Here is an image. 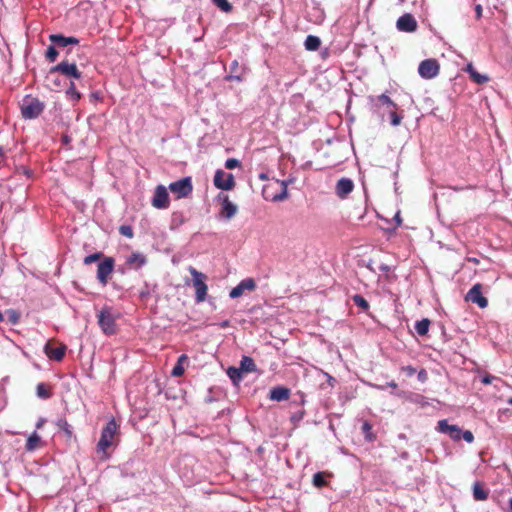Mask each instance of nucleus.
Here are the masks:
<instances>
[{
	"label": "nucleus",
	"instance_id": "obj_1",
	"mask_svg": "<svg viewBox=\"0 0 512 512\" xmlns=\"http://www.w3.org/2000/svg\"><path fill=\"white\" fill-rule=\"evenodd\" d=\"M119 433V424L112 418L103 427L100 439L96 446V452L100 455L101 460H107L110 457L108 449L116 445V437Z\"/></svg>",
	"mask_w": 512,
	"mask_h": 512
},
{
	"label": "nucleus",
	"instance_id": "obj_2",
	"mask_svg": "<svg viewBox=\"0 0 512 512\" xmlns=\"http://www.w3.org/2000/svg\"><path fill=\"white\" fill-rule=\"evenodd\" d=\"M20 108L23 118L34 119L43 112L44 104L38 98L27 95L23 98Z\"/></svg>",
	"mask_w": 512,
	"mask_h": 512
},
{
	"label": "nucleus",
	"instance_id": "obj_3",
	"mask_svg": "<svg viewBox=\"0 0 512 512\" xmlns=\"http://www.w3.org/2000/svg\"><path fill=\"white\" fill-rule=\"evenodd\" d=\"M98 324L106 335H113L117 331L115 317L110 307H104L97 315Z\"/></svg>",
	"mask_w": 512,
	"mask_h": 512
},
{
	"label": "nucleus",
	"instance_id": "obj_4",
	"mask_svg": "<svg viewBox=\"0 0 512 512\" xmlns=\"http://www.w3.org/2000/svg\"><path fill=\"white\" fill-rule=\"evenodd\" d=\"M189 272L193 277V286L195 288L196 302L200 303L205 301L207 296L208 287L205 283L206 275L197 271L194 267H189Z\"/></svg>",
	"mask_w": 512,
	"mask_h": 512
},
{
	"label": "nucleus",
	"instance_id": "obj_5",
	"mask_svg": "<svg viewBox=\"0 0 512 512\" xmlns=\"http://www.w3.org/2000/svg\"><path fill=\"white\" fill-rule=\"evenodd\" d=\"M169 190L176 195L178 199L186 198L191 195L193 191L192 179L190 176L184 177L178 181L172 182L169 185Z\"/></svg>",
	"mask_w": 512,
	"mask_h": 512
},
{
	"label": "nucleus",
	"instance_id": "obj_6",
	"mask_svg": "<svg viewBox=\"0 0 512 512\" xmlns=\"http://www.w3.org/2000/svg\"><path fill=\"white\" fill-rule=\"evenodd\" d=\"M56 72H59V73H61L64 76L72 77V78H75V79H80L81 76H82V74L78 70L76 64L75 63H70L67 60H63L62 62H60L59 64H57L56 66H54V67H52L50 69V74L51 75L56 73Z\"/></svg>",
	"mask_w": 512,
	"mask_h": 512
},
{
	"label": "nucleus",
	"instance_id": "obj_7",
	"mask_svg": "<svg viewBox=\"0 0 512 512\" xmlns=\"http://www.w3.org/2000/svg\"><path fill=\"white\" fill-rule=\"evenodd\" d=\"M115 261L112 257H105L102 262L98 264L97 279L105 286L108 283L109 277L114 270Z\"/></svg>",
	"mask_w": 512,
	"mask_h": 512
},
{
	"label": "nucleus",
	"instance_id": "obj_8",
	"mask_svg": "<svg viewBox=\"0 0 512 512\" xmlns=\"http://www.w3.org/2000/svg\"><path fill=\"white\" fill-rule=\"evenodd\" d=\"M439 68V64L435 59H427L420 63L418 72L421 77L431 79L438 75Z\"/></svg>",
	"mask_w": 512,
	"mask_h": 512
},
{
	"label": "nucleus",
	"instance_id": "obj_9",
	"mask_svg": "<svg viewBox=\"0 0 512 512\" xmlns=\"http://www.w3.org/2000/svg\"><path fill=\"white\" fill-rule=\"evenodd\" d=\"M214 185L222 190H231L235 186L234 176L223 170H217L214 176Z\"/></svg>",
	"mask_w": 512,
	"mask_h": 512
},
{
	"label": "nucleus",
	"instance_id": "obj_10",
	"mask_svg": "<svg viewBox=\"0 0 512 512\" xmlns=\"http://www.w3.org/2000/svg\"><path fill=\"white\" fill-rule=\"evenodd\" d=\"M152 205L157 209H166L169 207V195L166 187L163 185L156 187L152 199Z\"/></svg>",
	"mask_w": 512,
	"mask_h": 512
},
{
	"label": "nucleus",
	"instance_id": "obj_11",
	"mask_svg": "<svg viewBox=\"0 0 512 512\" xmlns=\"http://www.w3.org/2000/svg\"><path fill=\"white\" fill-rule=\"evenodd\" d=\"M481 289L482 285L480 283L473 285L466 295V300L477 304L480 308H486L488 300L482 296Z\"/></svg>",
	"mask_w": 512,
	"mask_h": 512
},
{
	"label": "nucleus",
	"instance_id": "obj_12",
	"mask_svg": "<svg viewBox=\"0 0 512 512\" xmlns=\"http://www.w3.org/2000/svg\"><path fill=\"white\" fill-rule=\"evenodd\" d=\"M255 288V280L253 278H246L230 291L229 296L233 299L238 298L242 296L245 291H254Z\"/></svg>",
	"mask_w": 512,
	"mask_h": 512
},
{
	"label": "nucleus",
	"instance_id": "obj_13",
	"mask_svg": "<svg viewBox=\"0 0 512 512\" xmlns=\"http://www.w3.org/2000/svg\"><path fill=\"white\" fill-rule=\"evenodd\" d=\"M396 27L402 32H414L417 28V21L411 14H404L397 20Z\"/></svg>",
	"mask_w": 512,
	"mask_h": 512
},
{
	"label": "nucleus",
	"instance_id": "obj_14",
	"mask_svg": "<svg viewBox=\"0 0 512 512\" xmlns=\"http://www.w3.org/2000/svg\"><path fill=\"white\" fill-rule=\"evenodd\" d=\"M438 430L441 433L448 434L453 440L461 439V429L457 425H450L447 420H440L438 422Z\"/></svg>",
	"mask_w": 512,
	"mask_h": 512
},
{
	"label": "nucleus",
	"instance_id": "obj_15",
	"mask_svg": "<svg viewBox=\"0 0 512 512\" xmlns=\"http://www.w3.org/2000/svg\"><path fill=\"white\" fill-rule=\"evenodd\" d=\"M352 192V180L349 178H341L335 186V194L340 199H346Z\"/></svg>",
	"mask_w": 512,
	"mask_h": 512
},
{
	"label": "nucleus",
	"instance_id": "obj_16",
	"mask_svg": "<svg viewBox=\"0 0 512 512\" xmlns=\"http://www.w3.org/2000/svg\"><path fill=\"white\" fill-rule=\"evenodd\" d=\"M49 40L58 47H67L68 45H78L79 39L76 37H65L61 34H51Z\"/></svg>",
	"mask_w": 512,
	"mask_h": 512
},
{
	"label": "nucleus",
	"instance_id": "obj_17",
	"mask_svg": "<svg viewBox=\"0 0 512 512\" xmlns=\"http://www.w3.org/2000/svg\"><path fill=\"white\" fill-rule=\"evenodd\" d=\"M245 67L240 66L237 60H234L230 65V75L226 76V80H235L241 82L244 79Z\"/></svg>",
	"mask_w": 512,
	"mask_h": 512
},
{
	"label": "nucleus",
	"instance_id": "obj_18",
	"mask_svg": "<svg viewBox=\"0 0 512 512\" xmlns=\"http://www.w3.org/2000/svg\"><path fill=\"white\" fill-rule=\"evenodd\" d=\"M65 352L66 346L64 345L57 347H51L50 345L45 346V353L52 360L61 361L65 356Z\"/></svg>",
	"mask_w": 512,
	"mask_h": 512
},
{
	"label": "nucleus",
	"instance_id": "obj_19",
	"mask_svg": "<svg viewBox=\"0 0 512 512\" xmlns=\"http://www.w3.org/2000/svg\"><path fill=\"white\" fill-rule=\"evenodd\" d=\"M237 213V206L233 204L228 196H226L222 203L221 216L226 219H231Z\"/></svg>",
	"mask_w": 512,
	"mask_h": 512
},
{
	"label": "nucleus",
	"instance_id": "obj_20",
	"mask_svg": "<svg viewBox=\"0 0 512 512\" xmlns=\"http://www.w3.org/2000/svg\"><path fill=\"white\" fill-rule=\"evenodd\" d=\"M146 263V257L141 253H132L126 260V264L132 269H139Z\"/></svg>",
	"mask_w": 512,
	"mask_h": 512
},
{
	"label": "nucleus",
	"instance_id": "obj_21",
	"mask_svg": "<svg viewBox=\"0 0 512 512\" xmlns=\"http://www.w3.org/2000/svg\"><path fill=\"white\" fill-rule=\"evenodd\" d=\"M290 397V390L285 387H274L270 391V398L276 401H285Z\"/></svg>",
	"mask_w": 512,
	"mask_h": 512
},
{
	"label": "nucleus",
	"instance_id": "obj_22",
	"mask_svg": "<svg viewBox=\"0 0 512 512\" xmlns=\"http://www.w3.org/2000/svg\"><path fill=\"white\" fill-rule=\"evenodd\" d=\"M42 445L43 443L41 437L36 432H33L26 441L25 449L29 452H32L42 447Z\"/></svg>",
	"mask_w": 512,
	"mask_h": 512
},
{
	"label": "nucleus",
	"instance_id": "obj_23",
	"mask_svg": "<svg viewBox=\"0 0 512 512\" xmlns=\"http://www.w3.org/2000/svg\"><path fill=\"white\" fill-rule=\"evenodd\" d=\"M240 369L246 373L255 372L256 364L251 357L243 356L240 362Z\"/></svg>",
	"mask_w": 512,
	"mask_h": 512
},
{
	"label": "nucleus",
	"instance_id": "obj_24",
	"mask_svg": "<svg viewBox=\"0 0 512 512\" xmlns=\"http://www.w3.org/2000/svg\"><path fill=\"white\" fill-rule=\"evenodd\" d=\"M304 45L307 50L316 51L319 49V47L321 45V41H320L319 37L314 36V35H309V36H307Z\"/></svg>",
	"mask_w": 512,
	"mask_h": 512
},
{
	"label": "nucleus",
	"instance_id": "obj_25",
	"mask_svg": "<svg viewBox=\"0 0 512 512\" xmlns=\"http://www.w3.org/2000/svg\"><path fill=\"white\" fill-rule=\"evenodd\" d=\"M57 426L60 430H62L65 434V436L68 438V439H72L74 437L73 435V431H72V427L71 425L68 423L67 419L66 418H60L58 419L57 421Z\"/></svg>",
	"mask_w": 512,
	"mask_h": 512
},
{
	"label": "nucleus",
	"instance_id": "obj_26",
	"mask_svg": "<svg viewBox=\"0 0 512 512\" xmlns=\"http://www.w3.org/2000/svg\"><path fill=\"white\" fill-rule=\"evenodd\" d=\"M330 476L329 473L327 472H317L316 474H314L313 476V485L317 488H322L324 486L327 485V480L326 478Z\"/></svg>",
	"mask_w": 512,
	"mask_h": 512
},
{
	"label": "nucleus",
	"instance_id": "obj_27",
	"mask_svg": "<svg viewBox=\"0 0 512 512\" xmlns=\"http://www.w3.org/2000/svg\"><path fill=\"white\" fill-rule=\"evenodd\" d=\"M36 393L39 398L48 399L52 396L51 388L45 383H39L36 387Z\"/></svg>",
	"mask_w": 512,
	"mask_h": 512
},
{
	"label": "nucleus",
	"instance_id": "obj_28",
	"mask_svg": "<svg viewBox=\"0 0 512 512\" xmlns=\"http://www.w3.org/2000/svg\"><path fill=\"white\" fill-rule=\"evenodd\" d=\"M430 326V320L429 319H422L415 324V330L420 336H424L428 333Z\"/></svg>",
	"mask_w": 512,
	"mask_h": 512
},
{
	"label": "nucleus",
	"instance_id": "obj_29",
	"mask_svg": "<svg viewBox=\"0 0 512 512\" xmlns=\"http://www.w3.org/2000/svg\"><path fill=\"white\" fill-rule=\"evenodd\" d=\"M473 497L477 501L486 500L488 497V493L482 488L479 483H475L473 485Z\"/></svg>",
	"mask_w": 512,
	"mask_h": 512
},
{
	"label": "nucleus",
	"instance_id": "obj_30",
	"mask_svg": "<svg viewBox=\"0 0 512 512\" xmlns=\"http://www.w3.org/2000/svg\"><path fill=\"white\" fill-rule=\"evenodd\" d=\"M242 372L243 371L240 368H235V367H229L227 370L228 376L234 383H237L241 380Z\"/></svg>",
	"mask_w": 512,
	"mask_h": 512
},
{
	"label": "nucleus",
	"instance_id": "obj_31",
	"mask_svg": "<svg viewBox=\"0 0 512 512\" xmlns=\"http://www.w3.org/2000/svg\"><path fill=\"white\" fill-rule=\"evenodd\" d=\"M354 304L363 312H368L370 307L368 301L360 295H354Z\"/></svg>",
	"mask_w": 512,
	"mask_h": 512
},
{
	"label": "nucleus",
	"instance_id": "obj_32",
	"mask_svg": "<svg viewBox=\"0 0 512 512\" xmlns=\"http://www.w3.org/2000/svg\"><path fill=\"white\" fill-rule=\"evenodd\" d=\"M371 428V425L367 421H363L361 430L365 435V439L368 441H372L375 438L374 434L371 432Z\"/></svg>",
	"mask_w": 512,
	"mask_h": 512
},
{
	"label": "nucleus",
	"instance_id": "obj_33",
	"mask_svg": "<svg viewBox=\"0 0 512 512\" xmlns=\"http://www.w3.org/2000/svg\"><path fill=\"white\" fill-rule=\"evenodd\" d=\"M214 4L224 12H231L233 7L228 0H213Z\"/></svg>",
	"mask_w": 512,
	"mask_h": 512
},
{
	"label": "nucleus",
	"instance_id": "obj_34",
	"mask_svg": "<svg viewBox=\"0 0 512 512\" xmlns=\"http://www.w3.org/2000/svg\"><path fill=\"white\" fill-rule=\"evenodd\" d=\"M379 102L382 104L387 105V107L390 109H397V104L393 102L386 94H381L378 97Z\"/></svg>",
	"mask_w": 512,
	"mask_h": 512
},
{
	"label": "nucleus",
	"instance_id": "obj_35",
	"mask_svg": "<svg viewBox=\"0 0 512 512\" xmlns=\"http://www.w3.org/2000/svg\"><path fill=\"white\" fill-rule=\"evenodd\" d=\"M470 77L477 84H484L489 81V77L487 75L480 74L477 71L473 72Z\"/></svg>",
	"mask_w": 512,
	"mask_h": 512
},
{
	"label": "nucleus",
	"instance_id": "obj_36",
	"mask_svg": "<svg viewBox=\"0 0 512 512\" xmlns=\"http://www.w3.org/2000/svg\"><path fill=\"white\" fill-rule=\"evenodd\" d=\"M58 51L56 50L55 46L53 45H50L48 48H47V51H46V58L50 61V62H54L57 57H58Z\"/></svg>",
	"mask_w": 512,
	"mask_h": 512
},
{
	"label": "nucleus",
	"instance_id": "obj_37",
	"mask_svg": "<svg viewBox=\"0 0 512 512\" xmlns=\"http://www.w3.org/2000/svg\"><path fill=\"white\" fill-rule=\"evenodd\" d=\"M103 257V254L101 252H97L91 255H88L84 258V264L89 265L92 264L98 260H100Z\"/></svg>",
	"mask_w": 512,
	"mask_h": 512
},
{
	"label": "nucleus",
	"instance_id": "obj_38",
	"mask_svg": "<svg viewBox=\"0 0 512 512\" xmlns=\"http://www.w3.org/2000/svg\"><path fill=\"white\" fill-rule=\"evenodd\" d=\"M119 232L121 235L126 236L128 238H132L134 236L133 229L129 225L120 226Z\"/></svg>",
	"mask_w": 512,
	"mask_h": 512
},
{
	"label": "nucleus",
	"instance_id": "obj_39",
	"mask_svg": "<svg viewBox=\"0 0 512 512\" xmlns=\"http://www.w3.org/2000/svg\"><path fill=\"white\" fill-rule=\"evenodd\" d=\"M396 109H390L389 110V113H390V117H391V124L393 126H398L401 121H402V117L399 116L396 112H395Z\"/></svg>",
	"mask_w": 512,
	"mask_h": 512
},
{
	"label": "nucleus",
	"instance_id": "obj_40",
	"mask_svg": "<svg viewBox=\"0 0 512 512\" xmlns=\"http://www.w3.org/2000/svg\"><path fill=\"white\" fill-rule=\"evenodd\" d=\"M7 315H8L9 321L12 324H16L19 321L20 316H19L18 312H16L15 310H12V309L8 310Z\"/></svg>",
	"mask_w": 512,
	"mask_h": 512
},
{
	"label": "nucleus",
	"instance_id": "obj_41",
	"mask_svg": "<svg viewBox=\"0 0 512 512\" xmlns=\"http://www.w3.org/2000/svg\"><path fill=\"white\" fill-rule=\"evenodd\" d=\"M240 166V162L235 158H229L225 162V167L227 169H234Z\"/></svg>",
	"mask_w": 512,
	"mask_h": 512
},
{
	"label": "nucleus",
	"instance_id": "obj_42",
	"mask_svg": "<svg viewBox=\"0 0 512 512\" xmlns=\"http://www.w3.org/2000/svg\"><path fill=\"white\" fill-rule=\"evenodd\" d=\"M184 374V367L183 365H180V363H177L173 370H172V376L174 377H180Z\"/></svg>",
	"mask_w": 512,
	"mask_h": 512
},
{
	"label": "nucleus",
	"instance_id": "obj_43",
	"mask_svg": "<svg viewBox=\"0 0 512 512\" xmlns=\"http://www.w3.org/2000/svg\"><path fill=\"white\" fill-rule=\"evenodd\" d=\"M68 93H70L73 96V99L78 101L81 98L80 93L75 89V85L73 82H71V85L68 89Z\"/></svg>",
	"mask_w": 512,
	"mask_h": 512
},
{
	"label": "nucleus",
	"instance_id": "obj_44",
	"mask_svg": "<svg viewBox=\"0 0 512 512\" xmlns=\"http://www.w3.org/2000/svg\"><path fill=\"white\" fill-rule=\"evenodd\" d=\"M461 437H463V439L468 443H471L474 440V436L471 431L461 432Z\"/></svg>",
	"mask_w": 512,
	"mask_h": 512
},
{
	"label": "nucleus",
	"instance_id": "obj_45",
	"mask_svg": "<svg viewBox=\"0 0 512 512\" xmlns=\"http://www.w3.org/2000/svg\"><path fill=\"white\" fill-rule=\"evenodd\" d=\"M494 379H496V377H494V376H492L490 374H486L482 378V383L485 384V385H488V384H491Z\"/></svg>",
	"mask_w": 512,
	"mask_h": 512
},
{
	"label": "nucleus",
	"instance_id": "obj_46",
	"mask_svg": "<svg viewBox=\"0 0 512 512\" xmlns=\"http://www.w3.org/2000/svg\"><path fill=\"white\" fill-rule=\"evenodd\" d=\"M358 265L359 266H365V267H367V268L372 270V268H371V260L370 259L368 261L365 260V259H360V260H358Z\"/></svg>",
	"mask_w": 512,
	"mask_h": 512
},
{
	"label": "nucleus",
	"instance_id": "obj_47",
	"mask_svg": "<svg viewBox=\"0 0 512 512\" xmlns=\"http://www.w3.org/2000/svg\"><path fill=\"white\" fill-rule=\"evenodd\" d=\"M287 196V192H286V188L284 189L283 193L280 194V195H276L273 197V200L275 201H280V200H283L284 198H286Z\"/></svg>",
	"mask_w": 512,
	"mask_h": 512
},
{
	"label": "nucleus",
	"instance_id": "obj_48",
	"mask_svg": "<svg viewBox=\"0 0 512 512\" xmlns=\"http://www.w3.org/2000/svg\"><path fill=\"white\" fill-rule=\"evenodd\" d=\"M465 71H466L467 73H469V75L471 76V75L473 74V72H475L476 70H475V68H474L473 64H472V63H469V64L466 66Z\"/></svg>",
	"mask_w": 512,
	"mask_h": 512
},
{
	"label": "nucleus",
	"instance_id": "obj_49",
	"mask_svg": "<svg viewBox=\"0 0 512 512\" xmlns=\"http://www.w3.org/2000/svg\"><path fill=\"white\" fill-rule=\"evenodd\" d=\"M476 17L479 19L482 16V6L480 4L475 6Z\"/></svg>",
	"mask_w": 512,
	"mask_h": 512
},
{
	"label": "nucleus",
	"instance_id": "obj_50",
	"mask_svg": "<svg viewBox=\"0 0 512 512\" xmlns=\"http://www.w3.org/2000/svg\"><path fill=\"white\" fill-rule=\"evenodd\" d=\"M187 360H188L187 355L182 354V355L178 358L177 363H180V365H183V362H185V361H187Z\"/></svg>",
	"mask_w": 512,
	"mask_h": 512
},
{
	"label": "nucleus",
	"instance_id": "obj_51",
	"mask_svg": "<svg viewBox=\"0 0 512 512\" xmlns=\"http://www.w3.org/2000/svg\"><path fill=\"white\" fill-rule=\"evenodd\" d=\"M395 220L397 222V225H401L402 219L400 218L399 212L395 215Z\"/></svg>",
	"mask_w": 512,
	"mask_h": 512
},
{
	"label": "nucleus",
	"instance_id": "obj_52",
	"mask_svg": "<svg viewBox=\"0 0 512 512\" xmlns=\"http://www.w3.org/2000/svg\"><path fill=\"white\" fill-rule=\"evenodd\" d=\"M43 424H44V419H40V420L37 422V424H36V428H38V429H39V428H41V427L43 426Z\"/></svg>",
	"mask_w": 512,
	"mask_h": 512
},
{
	"label": "nucleus",
	"instance_id": "obj_53",
	"mask_svg": "<svg viewBox=\"0 0 512 512\" xmlns=\"http://www.w3.org/2000/svg\"><path fill=\"white\" fill-rule=\"evenodd\" d=\"M3 158H4V151H3V149L0 147V163L2 162Z\"/></svg>",
	"mask_w": 512,
	"mask_h": 512
},
{
	"label": "nucleus",
	"instance_id": "obj_54",
	"mask_svg": "<svg viewBox=\"0 0 512 512\" xmlns=\"http://www.w3.org/2000/svg\"><path fill=\"white\" fill-rule=\"evenodd\" d=\"M388 386L392 387V388H396L397 384L394 381H392V382L388 383Z\"/></svg>",
	"mask_w": 512,
	"mask_h": 512
},
{
	"label": "nucleus",
	"instance_id": "obj_55",
	"mask_svg": "<svg viewBox=\"0 0 512 512\" xmlns=\"http://www.w3.org/2000/svg\"><path fill=\"white\" fill-rule=\"evenodd\" d=\"M259 177H260V179H262V180H265V179H267V176H266V174H263V173H262V174H260V176H259Z\"/></svg>",
	"mask_w": 512,
	"mask_h": 512
},
{
	"label": "nucleus",
	"instance_id": "obj_56",
	"mask_svg": "<svg viewBox=\"0 0 512 512\" xmlns=\"http://www.w3.org/2000/svg\"><path fill=\"white\" fill-rule=\"evenodd\" d=\"M509 509H510V511L512 512V497H511V498H510V500H509Z\"/></svg>",
	"mask_w": 512,
	"mask_h": 512
},
{
	"label": "nucleus",
	"instance_id": "obj_57",
	"mask_svg": "<svg viewBox=\"0 0 512 512\" xmlns=\"http://www.w3.org/2000/svg\"><path fill=\"white\" fill-rule=\"evenodd\" d=\"M381 269H382L383 271H388V267H387V266H383V265H382V266H381Z\"/></svg>",
	"mask_w": 512,
	"mask_h": 512
},
{
	"label": "nucleus",
	"instance_id": "obj_58",
	"mask_svg": "<svg viewBox=\"0 0 512 512\" xmlns=\"http://www.w3.org/2000/svg\"><path fill=\"white\" fill-rule=\"evenodd\" d=\"M228 326V321L223 322L222 327Z\"/></svg>",
	"mask_w": 512,
	"mask_h": 512
},
{
	"label": "nucleus",
	"instance_id": "obj_59",
	"mask_svg": "<svg viewBox=\"0 0 512 512\" xmlns=\"http://www.w3.org/2000/svg\"><path fill=\"white\" fill-rule=\"evenodd\" d=\"M2 320H3V315H2V313L0 312V321H2Z\"/></svg>",
	"mask_w": 512,
	"mask_h": 512
},
{
	"label": "nucleus",
	"instance_id": "obj_60",
	"mask_svg": "<svg viewBox=\"0 0 512 512\" xmlns=\"http://www.w3.org/2000/svg\"><path fill=\"white\" fill-rule=\"evenodd\" d=\"M508 403L512 405V398L508 400Z\"/></svg>",
	"mask_w": 512,
	"mask_h": 512
}]
</instances>
